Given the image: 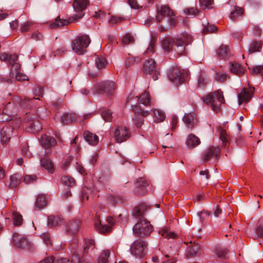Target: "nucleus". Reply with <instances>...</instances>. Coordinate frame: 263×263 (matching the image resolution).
Masks as SVG:
<instances>
[{
  "label": "nucleus",
  "mask_w": 263,
  "mask_h": 263,
  "mask_svg": "<svg viewBox=\"0 0 263 263\" xmlns=\"http://www.w3.org/2000/svg\"><path fill=\"white\" fill-rule=\"evenodd\" d=\"M0 60L8 62L11 66L10 75L11 78L15 77L17 81H28V77L21 72V65L17 62L18 56L15 54H9L4 52L0 53Z\"/></svg>",
  "instance_id": "nucleus-1"
},
{
  "label": "nucleus",
  "mask_w": 263,
  "mask_h": 263,
  "mask_svg": "<svg viewBox=\"0 0 263 263\" xmlns=\"http://www.w3.org/2000/svg\"><path fill=\"white\" fill-rule=\"evenodd\" d=\"M143 212L139 208H136L134 216L136 217H142L138 222L134 226L133 232L137 235L143 237L149 235L153 230V227L149 221L143 217Z\"/></svg>",
  "instance_id": "nucleus-2"
},
{
  "label": "nucleus",
  "mask_w": 263,
  "mask_h": 263,
  "mask_svg": "<svg viewBox=\"0 0 263 263\" xmlns=\"http://www.w3.org/2000/svg\"><path fill=\"white\" fill-rule=\"evenodd\" d=\"M203 100L216 112L220 111L221 104L225 102L223 92L221 90H218L206 95Z\"/></svg>",
  "instance_id": "nucleus-3"
},
{
  "label": "nucleus",
  "mask_w": 263,
  "mask_h": 263,
  "mask_svg": "<svg viewBox=\"0 0 263 263\" xmlns=\"http://www.w3.org/2000/svg\"><path fill=\"white\" fill-rule=\"evenodd\" d=\"M90 43V39L87 35L77 36L72 42L71 47L73 52L78 54H83Z\"/></svg>",
  "instance_id": "nucleus-4"
},
{
  "label": "nucleus",
  "mask_w": 263,
  "mask_h": 263,
  "mask_svg": "<svg viewBox=\"0 0 263 263\" xmlns=\"http://www.w3.org/2000/svg\"><path fill=\"white\" fill-rule=\"evenodd\" d=\"M175 50L179 54H182L185 51V46L191 44L192 36L186 32H183L175 36Z\"/></svg>",
  "instance_id": "nucleus-5"
},
{
  "label": "nucleus",
  "mask_w": 263,
  "mask_h": 263,
  "mask_svg": "<svg viewBox=\"0 0 263 263\" xmlns=\"http://www.w3.org/2000/svg\"><path fill=\"white\" fill-rule=\"evenodd\" d=\"M116 85L113 81L101 82L95 84L92 91L95 94L112 95L116 89Z\"/></svg>",
  "instance_id": "nucleus-6"
},
{
  "label": "nucleus",
  "mask_w": 263,
  "mask_h": 263,
  "mask_svg": "<svg viewBox=\"0 0 263 263\" xmlns=\"http://www.w3.org/2000/svg\"><path fill=\"white\" fill-rule=\"evenodd\" d=\"M188 76L187 71L180 69L177 66L173 67L170 70L168 77L170 81L176 85L185 81Z\"/></svg>",
  "instance_id": "nucleus-7"
},
{
  "label": "nucleus",
  "mask_w": 263,
  "mask_h": 263,
  "mask_svg": "<svg viewBox=\"0 0 263 263\" xmlns=\"http://www.w3.org/2000/svg\"><path fill=\"white\" fill-rule=\"evenodd\" d=\"M142 70L144 74L152 75L154 80H157L160 76L159 70L156 68V63L153 59H149L144 62Z\"/></svg>",
  "instance_id": "nucleus-8"
},
{
  "label": "nucleus",
  "mask_w": 263,
  "mask_h": 263,
  "mask_svg": "<svg viewBox=\"0 0 263 263\" xmlns=\"http://www.w3.org/2000/svg\"><path fill=\"white\" fill-rule=\"evenodd\" d=\"M133 110L134 112L133 121L137 127L140 128L143 124V117H147L149 114V111L144 110L141 108L139 105H135L133 107Z\"/></svg>",
  "instance_id": "nucleus-9"
},
{
  "label": "nucleus",
  "mask_w": 263,
  "mask_h": 263,
  "mask_svg": "<svg viewBox=\"0 0 263 263\" xmlns=\"http://www.w3.org/2000/svg\"><path fill=\"white\" fill-rule=\"evenodd\" d=\"M147 246L146 243L142 239H138L135 240L130 247L131 254L137 257H142L146 252Z\"/></svg>",
  "instance_id": "nucleus-10"
},
{
  "label": "nucleus",
  "mask_w": 263,
  "mask_h": 263,
  "mask_svg": "<svg viewBox=\"0 0 263 263\" xmlns=\"http://www.w3.org/2000/svg\"><path fill=\"white\" fill-rule=\"evenodd\" d=\"M89 5L88 0H74L73 8L77 14L74 15V20L81 18L84 15V11Z\"/></svg>",
  "instance_id": "nucleus-11"
},
{
  "label": "nucleus",
  "mask_w": 263,
  "mask_h": 263,
  "mask_svg": "<svg viewBox=\"0 0 263 263\" xmlns=\"http://www.w3.org/2000/svg\"><path fill=\"white\" fill-rule=\"evenodd\" d=\"M130 136V132L126 126L118 127L114 133V138L117 143L126 141Z\"/></svg>",
  "instance_id": "nucleus-12"
},
{
  "label": "nucleus",
  "mask_w": 263,
  "mask_h": 263,
  "mask_svg": "<svg viewBox=\"0 0 263 263\" xmlns=\"http://www.w3.org/2000/svg\"><path fill=\"white\" fill-rule=\"evenodd\" d=\"M255 88L253 87L243 88L238 96L239 103H246L250 101L253 96Z\"/></svg>",
  "instance_id": "nucleus-13"
},
{
  "label": "nucleus",
  "mask_w": 263,
  "mask_h": 263,
  "mask_svg": "<svg viewBox=\"0 0 263 263\" xmlns=\"http://www.w3.org/2000/svg\"><path fill=\"white\" fill-rule=\"evenodd\" d=\"M70 249H71L72 255L71 259V263H90L84 257H81L78 252V245L76 242L71 244Z\"/></svg>",
  "instance_id": "nucleus-14"
},
{
  "label": "nucleus",
  "mask_w": 263,
  "mask_h": 263,
  "mask_svg": "<svg viewBox=\"0 0 263 263\" xmlns=\"http://www.w3.org/2000/svg\"><path fill=\"white\" fill-rule=\"evenodd\" d=\"M13 241L15 245L17 247L26 248L29 247V242L27 238L20 234H14Z\"/></svg>",
  "instance_id": "nucleus-15"
},
{
  "label": "nucleus",
  "mask_w": 263,
  "mask_h": 263,
  "mask_svg": "<svg viewBox=\"0 0 263 263\" xmlns=\"http://www.w3.org/2000/svg\"><path fill=\"white\" fill-rule=\"evenodd\" d=\"M174 45H175V38L166 36L161 39V46L165 52H170L173 49Z\"/></svg>",
  "instance_id": "nucleus-16"
},
{
  "label": "nucleus",
  "mask_w": 263,
  "mask_h": 263,
  "mask_svg": "<svg viewBox=\"0 0 263 263\" xmlns=\"http://www.w3.org/2000/svg\"><path fill=\"white\" fill-rule=\"evenodd\" d=\"M173 11L167 6H163L157 8V14L156 19L158 22H160L165 16H173Z\"/></svg>",
  "instance_id": "nucleus-17"
},
{
  "label": "nucleus",
  "mask_w": 263,
  "mask_h": 263,
  "mask_svg": "<svg viewBox=\"0 0 263 263\" xmlns=\"http://www.w3.org/2000/svg\"><path fill=\"white\" fill-rule=\"evenodd\" d=\"M13 128L10 125H6L0 130L1 142L4 143H7L12 134Z\"/></svg>",
  "instance_id": "nucleus-18"
},
{
  "label": "nucleus",
  "mask_w": 263,
  "mask_h": 263,
  "mask_svg": "<svg viewBox=\"0 0 263 263\" xmlns=\"http://www.w3.org/2000/svg\"><path fill=\"white\" fill-rule=\"evenodd\" d=\"M220 154V151L218 147H210L204 154L203 159L205 161H208L213 157L218 158Z\"/></svg>",
  "instance_id": "nucleus-19"
},
{
  "label": "nucleus",
  "mask_w": 263,
  "mask_h": 263,
  "mask_svg": "<svg viewBox=\"0 0 263 263\" xmlns=\"http://www.w3.org/2000/svg\"><path fill=\"white\" fill-rule=\"evenodd\" d=\"M217 132L222 142V146L224 147L228 146L230 142V136L227 133V130L221 126H219L217 128Z\"/></svg>",
  "instance_id": "nucleus-20"
},
{
  "label": "nucleus",
  "mask_w": 263,
  "mask_h": 263,
  "mask_svg": "<svg viewBox=\"0 0 263 263\" xmlns=\"http://www.w3.org/2000/svg\"><path fill=\"white\" fill-rule=\"evenodd\" d=\"M81 221L80 219H73L70 221L67 226V232L68 235H76L79 230Z\"/></svg>",
  "instance_id": "nucleus-21"
},
{
  "label": "nucleus",
  "mask_w": 263,
  "mask_h": 263,
  "mask_svg": "<svg viewBox=\"0 0 263 263\" xmlns=\"http://www.w3.org/2000/svg\"><path fill=\"white\" fill-rule=\"evenodd\" d=\"M18 110V107L13 103L9 102L4 107L3 109V114L8 115L9 118H6V120H10L11 117L16 115V112Z\"/></svg>",
  "instance_id": "nucleus-22"
},
{
  "label": "nucleus",
  "mask_w": 263,
  "mask_h": 263,
  "mask_svg": "<svg viewBox=\"0 0 263 263\" xmlns=\"http://www.w3.org/2000/svg\"><path fill=\"white\" fill-rule=\"evenodd\" d=\"M40 142L42 145L45 148H48L51 146H53L57 143L54 138L46 135H43L42 136Z\"/></svg>",
  "instance_id": "nucleus-23"
},
{
  "label": "nucleus",
  "mask_w": 263,
  "mask_h": 263,
  "mask_svg": "<svg viewBox=\"0 0 263 263\" xmlns=\"http://www.w3.org/2000/svg\"><path fill=\"white\" fill-rule=\"evenodd\" d=\"M183 121L189 128H192L197 123V119L194 115L192 113L185 114L183 118Z\"/></svg>",
  "instance_id": "nucleus-24"
},
{
  "label": "nucleus",
  "mask_w": 263,
  "mask_h": 263,
  "mask_svg": "<svg viewBox=\"0 0 263 263\" xmlns=\"http://www.w3.org/2000/svg\"><path fill=\"white\" fill-rule=\"evenodd\" d=\"M95 226L98 231L101 233H106L111 231V226L105 224H102L100 220V217L99 216L97 217L96 221Z\"/></svg>",
  "instance_id": "nucleus-25"
},
{
  "label": "nucleus",
  "mask_w": 263,
  "mask_h": 263,
  "mask_svg": "<svg viewBox=\"0 0 263 263\" xmlns=\"http://www.w3.org/2000/svg\"><path fill=\"white\" fill-rule=\"evenodd\" d=\"M83 135L86 141L90 145H96L98 144L99 142V137L97 135L88 131L84 132Z\"/></svg>",
  "instance_id": "nucleus-26"
},
{
  "label": "nucleus",
  "mask_w": 263,
  "mask_h": 263,
  "mask_svg": "<svg viewBox=\"0 0 263 263\" xmlns=\"http://www.w3.org/2000/svg\"><path fill=\"white\" fill-rule=\"evenodd\" d=\"M138 101L145 106H151L153 103L149 92L147 90L138 97Z\"/></svg>",
  "instance_id": "nucleus-27"
},
{
  "label": "nucleus",
  "mask_w": 263,
  "mask_h": 263,
  "mask_svg": "<svg viewBox=\"0 0 263 263\" xmlns=\"http://www.w3.org/2000/svg\"><path fill=\"white\" fill-rule=\"evenodd\" d=\"M151 114L153 117L154 121L156 123L161 122L165 119V116L164 113L158 109H152Z\"/></svg>",
  "instance_id": "nucleus-28"
},
{
  "label": "nucleus",
  "mask_w": 263,
  "mask_h": 263,
  "mask_svg": "<svg viewBox=\"0 0 263 263\" xmlns=\"http://www.w3.org/2000/svg\"><path fill=\"white\" fill-rule=\"evenodd\" d=\"M78 120V117L75 113H65L61 117V122L65 124H68Z\"/></svg>",
  "instance_id": "nucleus-29"
},
{
  "label": "nucleus",
  "mask_w": 263,
  "mask_h": 263,
  "mask_svg": "<svg viewBox=\"0 0 263 263\" xmlns=\"http://www.w3.org/2000/svg\"><path fill=\"white\" fill-rule=\"evenodd\" d=\"M216 53L221 59H226L231 55L229 47L224 45L220 46L217 50Z\"/></svg>",
  "instance_id": "nucleus-30"
},
{
  "label": "nucleus",
  "mask_w": 263,
  "mask_h": 263,
  "mask_svg": "<svg viewBox=\"0 0 263 263\" xmlns=\"http://www.w3.org/2000/svg\"><path fill=\"white\" fill-rule=\"evenodd\" d=\"M230 69L232 73L239 76L244 73L245 71L243 67L237 63H231Z\"/></svg>",
  "instance_id": "nucleus-31"
},
{
  "label": "nucleus",
  "mask_w": 263,
  "mask_h": 263,
  "mask_svg": "<svg viewBox=\"0 0 263 263\" xmlns=\"http://www.w3.org/2000/svg\"><path fill=\"white\" fill-rule=\"evenodd\" d=\"M200 141L198 137L193 134L189 135L186 141V144L189 147L194 148L200 144Z\"/></svg>",
  "instance_id": "nucleus-32"
},
{
  "label": "nucleus",
  "mask_w": 263,
  "mask_h": 263,
  "mask_svg": "<svg viewBox=\"0 0 263 263\" xmlns=\"http://www.w3.org/2000/svg\"><path fill=\"white\" fill-rule=\"evenodd\" d=\"M47 197L44 195H39L36 198L35 203V209L40 210L43 209L47 204Z\"/></svg>",
  "instance_id": "nucleus-33"
},
{
  "label": "nucleus",
  "mask_w": 263,
  "mask_h": 263,
  "mask_svg": "<svg viewBox=\"0 0 263 263\" xmlns=\"http://www.w3.org/2000/svg\"><path fill=\"white\" fill-rule=\"evenodd\" d=\"M41 163L42 166L46 170L48 171V172L50 173H52L54 171V166L52 162L47 158L44 159H41Z\"/></svg>",
  "instance_id": "nucleus-34"
},
{
  "label": "nucleus",
  "mask_w": 263,
  "mask_h": 263,
  "mask_svg": "<svg viewBox=\"0 0 263 263\" xmlns=\"http://www.w3.org/2000/svg\"><path fill=\"white\" fill-rule=\"evenodd\" d=\"M11 217L13 223L15 226H20L23 222V218L22 215L17 212L12 211Z\"/></svg>",
  "instance_id": "nucleus-35"
},
{
  "label": "nucleus",
  "mask_w": 263,
  "mask_h": 263,
  "mask_svg": "<svg viewBox=\"0 0 263 263\" xmlns=\"http://www.w3.org/2000/svg\"><path fill=\"white\" fill-rule=\"evenodd\" d=\"M159 234L164 238L167 239L175 238L177 235L173 232L171 231L170 228L167 227L162 228L159 231Z\"/></svg>",
  "instance_id": "nucleus-36"
},
{
  "label": "nucleus",
  "mask_w": 263,
  "mask_h": 263,
  "mask_svg": "<svg viewBox=\"0 0 263 263\" xmlns=\"http://www.w3.org/2000/svg\"><path fill=\"white\" fill-rule=\"evenodd\" d=\"M29 125L28 131L33 133L39 132L42 129V126L39 121L31 120L28 123Z\"/></svg>",
  "instance_id": "nucleus-37"
},
{
  "label": "nucleus",
  "mask_w": 263,
  "mask_h": 263,
  "mask_svg": "<svg viewBox=\"0 0 263 263\" xmlns=\"http://www.w3.org/2000/svg\"><path fill=\"white\" fill-rule=\"evenodd\" d=\"M262 44L259 41H253L249 45L248 52L249 53H252L255 52H259L261 49Z\"/></svg>",
  "instance_id": "nucleus-38"
},
{
  "label": "nucleus",
  "mask_w": 263,
  "mask_h": 263,
  "mask_svg": "<svg viewBox=\"0 0 263 263\" xmlns=\"http://www.w3.org/2000/svg\"><path fill=\"white\" fill-rule=\"evenodd\" d=\"M22 175L19 174H15L10 177V187H16L17 186L21 180Z\"/></svg>",
  "instance_id": "nucleus-39"
},
{
  "label": "nucleus",
  "mask_w": 263,
  "mask_h": 263,
  "mask_svg": "<svg viewBox=\"0 0 263 263\" xmlns=\"http://www.w3.org/2000/svg\"><path fill=\"white\" fill-rule=\"evenodd\" d=\"M63 223V220L59 216H50L48 218V224L49 227H55Z\"/></svg>",
  "instance_id": "nucleus-40"
},
{
  "label": "nucleus",
  "mask_w": 263,
  "mask_h": 263,
  "mask_svg": "<svg viewBox=\"0 0 263 263\" xmlns=\"http://www.w3.org/2000/svg\"><path fill=\"white\" fill-rule=\"evenodd\" d=\"M215 253L217 257L221 259H225L228 256V250L226 248H216Z\"/></svg>",
  "instance_id": "nucleus-41"
},
{
  "label": "nucleus",
  "mask_w": 263,
  "mask_h": 263,
  "mask_svg": "<svg viewBox=\"0 0 263 263\" xmlns=\"http://www.w3.org/2000/svg\"><path fill=\"white\" fill-rule=\"evenodd\" d=\"M157 41V37L152 36L148 45V46L145 51V53L148 55H150L155 51V44Z\"/></svg>",
  "instance_id": "nucleus-42"
},
{
  "label": "nucleus",
  "mask_w": 263,
  "mask_h": 263,
  "mask_svg": "<svg viewBox=\"0 0 263 263\" xmlns=\"http://www.w3.org/2000/svg\"><path fill=\"white\" fill-rule=\"evenodd\" d=\"M243 9L238 7H235L233 10L231 12L230 14V18L232 20H236L237 17L241 16L243 13Z\"/></svg>",
  "instance_id": "nucleus-43"
},
{
  "label": "nucleus",
  "mask_w": 263,
  "mask_h": 263,
  "mask_svg": "<svg viewBox=\"0 0 263 263\" xmlns=\"http://www.w3.org/2000/svg\"><path fill=\"white\" fill-rule=\"evenodd\" d=\"M107 64V61L103 56H99L96 60V64L99 69L106 67Z\"/></svg>",
  "instance_id": "nucleus-44"
},
{
  "label": "nucleus",
  "mask_w": 263,
  "mask_h": 263,
  "mask_svg": "<svg viewBox=\"0 0 263 263\" xmlns=\"http://www.w3.org/2000/svg\"><path fill=\"white\" fill-rule=\"evenodd\" d=\"M68 21L65 20H61L60 17H57L55 21L50 24L51 28H55L68 24Z\"/></svg>",
  "instance_id": "nucleus-45"
},
{
  "label": "nucleus",
  "mask_w": 263,
  "mask_h": 263,
  "mask_svg": "<svg viewBox=\"0 0 263 263\" xmlns=\"http://www.w3.org/2000/svg\"><path fill=\"white\" fill-rule=\"evenodd\" d=\"M109 250H104L99 257L98 263H108V258L109 256Z\"/></svg>",
  "instance_id": "nucleus-46"
},
{
  "label": "nucleus",
  "mask_w": 263,
  "mask_h": 263,
  "mask_svg": "<svg viewBox=\"0 0 263 263\" xmlns=\"http://www.w3.org/2000/svg\"><path fill=\"white\" fill-rule=\"evenodd\" d=\"M199 1L202 9L212 8L214 4V0H199Z\"/></svg>",
  "instance_id": "nucleus-47"
},
{
  "label": "nucleus",
  "mask_w": 263,
  "mask_h": 263,
  "mask_svg": "<svg viewBox=\"0 0 263 263\" xmlns=\"http://www.w3.org/2000/svg\"><path fill=\"white\" fill-rule=\"evenodd\" d=\"M229 78L228 74L223 71H217L216 72L215 79L217 81L223 82Z\"/></svg>",
  "instance_id": "nucleus-48"
},
{
  "label": "nucleus",
  "mask_w": 263,
  "mask_h": 263,
  "mask_svg": "<svg viewBox=\"0 0 263 263\" xmlns=\"http://www.w3.org/2000/svg\"><path fill=\"white\" fill-rule=\"evenodd\" d=\"M135 38L130 33H126L122 39V42L124 44H129L134 43Z\"/></svg>",
  "instance_id": "nucleus-49"
},
{
  "label": "nucleus",
  "mask_w": 263,
  "mask_h": 263,
  "mask_svg": "<svg viewBox=\"0 0 263 263\" xmlns=\"http://www.w3.org/2000/svg\"><path fill=\"white\" fill-rule=\"evenodd\" d=\"M62 182L63 184L68 186H72L75 184L74 179L67 176H64L62 178Z\"/></svg>",
  "instance_id": "nucleus-50"
},
{
  "label": "nucleus",
  "mask_w": 263,
  "mask_h": 263,
  "mask_svg": "<svg viewBox=\"0 0 263 263\" xmlns=\"http://www.w3.org/2000/svg\"><path fill=\"white\" fill-rule=\"evenodd\" d=\"M217 29V28L215 25H209V23H208L207 26H204L202 33L203 34H206L209 33L214 32Z\"/></svg>",
  "instance_id": "nucleus-51"
},
{
  "label": "nucleus",
  "mask_w": 263,
  "mask_h": 263,
  "mask_svg": "<svg viewBox=\"0 0 263 263\" xmlns=\"http://www.w3.org/2000/svg\"><path fill=\"white\" fill-rule=\"evenodd\" d=\"M101 116L105 121L110 122L112 120V114L109 109L104 110L101 112Z\"/></svg>",
  "instance_id": "nucleus-52"
},
{
  "label": "nucleus",
  "mask_w": 263,
  "mask_h": 263,
  "mask_svg": "<svg viewBox=\"0 0 263 263\" xmlns=\"http://www.w3.org/2000/svg\"><path fill=\"white\" fill-rule=\"evenodd\" d=\"M251 73L255 74H261L263 71L262 65L252 66L249 68Z\"/></svg>",
  "instance_id": "nucleus-53"
},
{
  "label": "nucleus",
  "mask_w": 263,
  "mask_h": 263,
  "mask_svg": "<svg viewBox=\"0 0 263 263\" xmlns=\"http://www.w3.org/2000/svg\"><path fill=\"white\" fill-rule=\"evenodd\" d=\"M124 18L121 16L117 15H111L108 20L109 23L111 24H116L122 22Z\"/></svg>",
  "instance_id": "nucleus-54"
},
{
  "label": "nucleus",
  "mask_w": 263,
  "mask_h": 263,
  "mask_svg": "<svg viewBox=\"0 0 263 263\" xmlns=\"http://www.w3.org/2000/svg\"><path fill=\"white\" fill-rule=\"evenodd\" d=\"M90 192V189L87 187H84L81 191V199L83 201L85 200H88L89 195L88 194Z\"/></svg>",
  "instance_id": "nucleus-55"
},
{
  "label": "nucleus",
  "mask_w": 263,
  "mask_h": 263,
  "mask_svg": "<svg viewBox=\"0 0 263 263\" xmlns=\"http://www.w3.org/2000/svg\"><path fill=\"white\" fill-rule=\"evenodd\" d=\"M256 233L257 236L260 237H263V220H259L257 223L256 229Z\"/></svg>",
  "instance_id": "nucleus-56"
},
{
  "label": "nucleus",
  "mask_w": 263,
  "mask_h": 263,
  "mask_svg": "<svg viewBox=\"0 0 263 263\" xmlns=\"http://www.w3.org/2000/svg\"><path fill=\"white\" fill-rule=\"evenodd\" d=\"M32 26L33 24L32 23L27 21L22 24L21 26V30L22 32L28 31L29 30L32 28Z\"/></svg>",
  "instance_id": "nucleus-57"
},
{
  "label": "nucleus",
  "mask_w": 263,
  "mask_h": 263,
  "mask_svg": "<svg viewBox=\"0 0 263 263\" xmlns=\"http://www.w3.org/2000/svg\"><path fill=\"white\" fill-rule=\"evenodd\" d=\"M140 61L139 58L128 57L126 60V65L127 67H130L136 62Z\"/></svg>",
  "instance_id": "nucleus-58"
},
{
  "label": "nucleus",
  "mask_w": 263,
  "mask_h": 263,
  "mask_svg": "<svg viewBox=\"0 0 263 263\" xmlns=\"http://www.w3.org/2000/svg\"><path fill=\"white\" fill-rule=\"evenodd\" d=\"M198 10L194 7L186 9L184 10V13L187 15H192L195 16L198 14Z\"/></svg>",
  "instance_id": "nucleus-59"
},
{
  "label": "nucleus",
  "mask_w": 263,
  "mask_h": 263,
  "mask_svg": "<svg viewBox=\"0 0 263 263\" xmlns=\"http://www.w3.org/2000/svg\"><path fill=\"white\" fill-rule=\"evenodd\" d=\"M41 238L43 239L44 242L47 246L51 245V241L50 240V237L48 233H43L41 236Z\"/></svg>",
  "instance_id": "nucleus-60"
},
{
  "label": "nucleus",
  "mask_w": 263,
  "mask_h": 263,
  "mask_svg": "<svg viewBox=\"0 0 263 263\" xmlns=\"http://www.w3.org/2000/svg\"><path fill=\"white\" fill-rule=\"evenodd\" d=\"M22 154L24 157H31V154L29 151V146L28 144H25L22 148Z\"/></svg>",
  "instance_id": "nucleus-61"
},
{
  "label": "nucleus",
  "mask_w": 263,
  "mask_h": 263,
  "mask_svg": "<svg viewBox=\"0 0 263 263\" xmlns=\"http://www.w3.org/2000/svg\"><path fill=\"white\" fill-rule=\"evenodd\" d=\"M198 247L197 245H194L192 247H189L187 248V252L189 255L194 256L196 255Z\"/></svg>",
  "instance_id": "nucleus-62"
},
{
  "label": "nucleus",
  "mask_w": 263,
  "mask_h": 263,
  "mask_svg": "<svg viewBox=\"0 0 263 263\" xmlns=\"http://www.w3.org/2000/svg\"><path fill=\"white\" fill-rule=\"evenodd\" d=\"M147 185V182L144 178H140L136 182L137 187H143Z\"/></svg>",
  "instance_id": "nucleus-63"
},
{
  "label": "nucleus",
  "mask_w": 263,
  "mask_h": 263,
  "mask_svg": "<svg viewBox=\"0 0 263 263\" xmlns=\"http://www.w3.org/2000/svg\"><path fill=\"white\" fill-rule=\"evenodd\" d=\"M31 38L35 41L42 40L43 38L42 34L39 31H34L31 35Z\"/></svg>",
  "instance_id": "nucleus-64"
}]
</instances>
